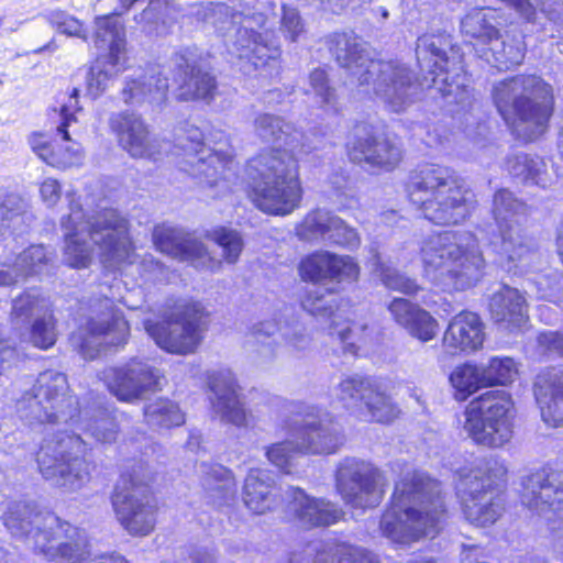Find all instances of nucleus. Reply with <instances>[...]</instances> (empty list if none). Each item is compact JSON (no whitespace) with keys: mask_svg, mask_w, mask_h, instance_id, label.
<instances>
[{"mask_svg":"<svg viewBox=\"0 0 563 563\" xmlns=\"http://www.w3.org/2000/svg\"><path fill=\"white\" fill-rule=\"evenodd\" d=\"M95 45L99 57L111 56L112 59L121 62L125 38L124 27L117 14L96 19Z\"/></svg>","mask_w":563,"mask_h":563,"instance_id":"obj_41","label":"nucleus"},{"mask_svg":"<svg viewBox=\"0 0 563 563\" xmlns=\"http://www.w3.org/2000/svg\"><path fill=\"white\" fill-rule=\"evenodd\" d=\"M533 390L542 420L552 427L563 423V369L542 371L536 378Z\"/></svg>","mask_w":563,"mask_h":563,"instance_id":"obj_32","label":"nucleus"},{"mask_svg":"<svg viewBox=\"0 0 563 563\" xmlns=\"http://www.w3.org/2000/svg\"><path fill=\"white\" fill-rule=\"evenodd\" d=\"M313 563H379L377 558L365 549L345 543L327 544L318 550Z\"/></svg>","mask_w":563,"mask_h":563,"instance_id":"obj_46","label":"nucleus"},{"mask_svg":"<svg viewBox=\"0 0 563 563\" xmlns=\"http://www.w3.org/2000/svg\"><path fill=\"white\" fill-rule=\"evenodd\" d=\"M109 126L117 136L119 145L132 157L155 159L148 126L140 114L131 111L112 113L109 118Z\"/></svg>","mask_w":563,"mask_h":563,"instance_id":"obj_30","label":"nucleus"},{"mask_svg":"<svg viewBox=\"0 0 563 563\" xmlns=\"http://www.w3.org/2000/svg\"><path fill=\"white\" fill-rule=\"evenodd\" d=\"M279 333L287 347L295 352L306 351L311 343V336L306 325L292 307L285 306L272 318L254 322L250 328V335L256 343L262 344L261 355L266 360L277 356V344L271 338Z\"/></svg>","mask_w":563,"mask_h":563,"instance_id":"obj_23","label":"nucleus"},{"mask_svg":"<svg viewBox=\"0 0 563 563\" xmlns=\"http://www.w3.org/2000/svg\"><path fill=\"white\" fill-rule=\"evenodd\" d=\"M520 498L549 522L563 519V467L547 464L522 477Z\"/></svg>","mask_w":563,"mask_h":563,"instance_id":"obj_22","label":"nucleus"},{"mask_svg":"<svg viewBox=\"0 0 563 563\" xmlns=\"http://www.w3.org/2000/svg\"><path fill=\"white\" fill-rule=\"evenodd\" d=\"M395 321L421 342L431 341L438 331L437 320L424 309L405 298H395L388 306Z\"/></svg>","mask_w":563,"mask_h":563,"instance_id":"obj_35","label":"nucleus"},{"mask_svg":"<svg viewBox=\"0 0 563 563\" xmlns=\"http://www.w3.org/2000/svg\"><path fill=\"white\" fill-rule=\"evenodd\" d=\"M15 409L31 427L57 428L43 438L36 463L43 478L66 493L78 492L90 481L86 460L89 444L79 431L101 443H111L118 435L112 412L99 405L82 408L69 390L66 375L55 369L40 373L32 386L15 398Z\"/></svg>","mask_w":563,"mask_h":563,"instance_id":"obj_1","label":"nucleus"},{"mask_svg":"<svg viewBox=\"0 0 563 563\" xmlns=\"http://www.w3.org/2000/svg\"><path fill=\"white\" fill-rule=\"evenodd\" d=\"M10 534L35 553L54 563H129L117 553L90 560V543L85 530L63 521L35 503L13 501L3 515Z\"/></svg>","mask_w":563,"mask_h":563,"instance_id":"obj_5","label":"nucleus"},{"mask_svg":"<svg viewBox=\"0 0 563 563\" xmlns=\"http://www.w3.org/2000/svg\"><path fill=\"white\" fill-rule=\"evenodd\" d=\"M457 495L463 514L477 527L494 525L505 511L499 482L507 475L505 462L495 455L474 457L470 466L456 470Z\"/></svg>","mask_w":563,"mask_h":563,"instance_id":"obj_13","label":"nucleus"},{"mask_svg":"<svg viewBox=\"0 0 563 563\" xmlns=\"http://www.w3.org/2000/svg\"><path fill=\"white\" fill-rule=\"evenodd\" d=\"M159 379L158 369L137 358L104 372L109 391L119 400L128 402L141 399L146 393L155 390Z\"/></svg>","mask_w":563,"mask_h":563,"instance_id":"obj_26","label":"nucleus"},{"mask_svg":"<svg viewBox=\"0 0 563 563\" xmlns=\"http://www.w3.org/2000/svg\"><path fill=\"white\" fill-rule=\"evenodd\" d=\"M526 56V43L522 34L497 35L481 55L488 64L500 71L509 70L522 64Z\"/></svg>","mask_w":563,"mask_h":563,"instance_id":"obj_38","label":"nucleus"},{"mask_svg":"<svg viewBox=\"0 0 563 563\" xmlns=\"http://www.w3.org/2000/svg\"><path fill=\"white\" fill-rule=\"evenodd\" d=\"M336 399L346 410L358 411L365 421L388 423L398 415L390 398L368 376L355 374L342 379L336 388Z\"/></svg>","mask_w":563,"mask_h":563,"instance_id":"obj_21","label":"nucleus"},{"mask_svg":"<svg viewBox=\"0 0 563 563\" xmlns=\"http://www.w3.org/2000/svg\"><path fill=\"white\" fill-rule=\"evenodd\" d=\"M97 317L87 319L85 331L87 336L79 343V351L85 358L93 360L100 353L101 345L120 346L126 343L129 324L121 311L114 309L108 297L98 299L93 306Z\"/></svg>","mask_w":563,"mask_h":563,"instance_id":"obj_24","label":"nucleus"},{"mask_svg":"<svg viewBox=\"0 0 563 563\" xmlns=\"http://www.w3.org/2000/svg\"><path fill=\"white\" fill-rule=\"evenodd\" d=\"M289 437L297 439V448L305 454H333L345 441L342 426L323 409L299 404L296 417L285 421Z\"/></svg>","mask_w":563,"mask_h":563,"instance_id":"obj_18","label":"nucleus"},{"mask_svg":"<svg viewBox=\"0 0 563 563\" xmlns=\"http://www.w3.org/2000/svg\"><path fill=\"white\" fill-rule=\"evenodd\" d=\"M335 487L345 505L365 510L380 504L386 492V479L371 462L345 457L338 464Z\"/></svg>","mask_w":563,"mask_h":563,"instance_id":"obj_19","label":"nucleus"},{"mask_svg":"<svg viewBox=\"0 0 563 563\" xmlns=\"http://www.w3.org/2000/svg\"><path fill=\"white\" fill-rule=\"evenodd\" d=\"M208 238L222 249V255L227 263L234 264L238 262L244 242L236 230L218 227L208 232Z\"/></svg>","mask_w":563,"mask_h":563,"instance_id":"obj_53","label":"nucleus"},{"mask_svg":"<svg viewBox=\"0 0 563 563\" xmlns=\"http://www.w3.org/2000/svg\"><path fill=\"white\" fill-rule=\"evenodd\" d=\"M334 217V213L325 209H316L310 211L296 228L298 239L312 243H325Z\"/></svg>","mask_w":563,"mask_h":563,"instance_id":"obj_49","label":"nucleus"},{"mask_svg":"<svg viewBox=\"0 0 563 563\" xmlns=\"http://www.w3.org/2000/svg\"><path fill=\"white\" fill-rule=\"evenodd\" d=\"M135 268L142 285L167 282L170 274L169 268L151 254L144 255Z\"/></svg>","mask_w":563,"mask_h":563,"instance_id":"obj_57","label":"nucleus"},{"mask_svg":"<svg viewBox=\"0 0 563 563\" xmlns=\"http://www.w3.org/2000/svg\"><path fill=\"white\" fill-rule=\"evenodd\" d=\"M489 311L493 320L509 331L521 330L528 322L525 297L518 289L509 286H503L493 294Z\"/></svg>","mask_w":563,"mask_h":563,"instance_id":"obj_34","label":"nucleus"},{"mask_svg":"<svg viewBox=\"0 0 563 563\" xmlns=\"http://www.w3.org/2000/svg\"><path fill=\"white\" fill-rule=\"evenodd\" d=\"M330 44L338 64L349 71L352 82H357L360 92L380 99L393 112L404 111L422 89L437 91L448 103L463 104L468 99L462 63L448 56L450 42L442 35L424 34L417 40L421 79L399 62L372 58L366 43L354 33H335Z\"/></svg>","mask_w":563,"mask_h":563,"instance_id":"obj_2","label":"nucleus"},{"mask_svg":"<svg viewBox=\"0 0 563 563\" xmlns=\"http://www.w3.org/2000/svg\"><path fill=\"white\" fill-rule=\"evenodd\" d=\"M266 23L267 18L261 12L245 13L221 7L214 27L229 55L246 60L256 70L267 68L272 77L279 74L282 51L278 37Z\"/></svg>","mask_w":563,"mask_h":563,"instance_id":"obj_12","label":"nucleus"},{"mask_svg":"<svg viewBox=\"0 0 563 563\" xmlns=\"http://www.w3.org/2000/svg\"><path fill=\"white\" fill-rule=\"evenodd\" d=\"M69 213L60 220L65 235V263L86 268L92 261V245L103 265L111 269L132 268L135 254L129 234V221L112 208L87 216L76 195L67 192Z\"/></svg>","mask_w":563,"mask_h":563,"instance_id":"obj_4","label":"nucleus"},{"mask_svg":"<svg viewBox=\"0 0 563 563\" xmlns=\"http://www.w3.org/2000/svg\"><path fill=\"white\" fill-rule=\"evenodd\" d=\"M484 339V324L479 316L462 311L449 322L443 335V345L451 354L474 352L482 347Z\"/></svg>","mask_w":563,"mask_h":563,"instance_id":"obj_33","label":"nucleus"},{"mask_svg":"<svg viewBox=\"0 0 563 563\" xmlns=\"http://www.w3.org/2000/svg\"><path fill=\"white\" fill-rule=\"evenodd\" d=\"M406 191L423 218L438 225L464 222L476 206L473 192L462 186L455 172L439 164L426 163L413 169Z\"/></svg>","mask_w":563,"mask_h":563,"instance_id":"obj_11","label":"nucleus"},{"mask_svg":"<svg viewBox=\"0 0 563 563\" xmlns=\"http://www.w3.org/2000/svg\"><path fill=\"white\" fill-rule=\"evenodd\" d=\"M289 501L287 509L297 523L306 529L329 527L344 517L342 508L325 499L311 497L301 488L291 487L287 492Z\"/></svg>","mask_w":563,"mask_h":563,"instance_id":"obj_28","label":"nucleus"},{"mask_svg":"<svg viewBox=\"0 0 563 563\" xmlns=\"http://www.w3.org/2000/svg\"><path fill=\"white\" fill-rule=\"evenodd\" d=\"M514 9L527 23H537V10L530 0H500Z\"/></svg>","mask_w":563,"mask_h":563,"instance_id":"obj_63","label":"nucleus"},{"mask_svg":"<svg viewBox=\"0 0 563 563\" xmlns=\"http://www.w3.org/2000/svg\"><path fill=\"white\" fill-rule=\"evenodd\" d=\"M168 74L178 87L179 99L207 103L214 99L218 88L216 77L197 66L194 54L186 49L176 52L166 65L150 66L125 76L120 91L122 101L132 106L163 103L169 88Z\"/></svg>","mask_w":563,"mask_h":563,"instance_id":"obj_8","label":"nucleus"},{"mask_svg":"<svg viewBox=\"0 0 563 563\" xmlns=\"http://www.w3.org/2000/svg\"><path fill=\"white\" fill-rule=\"evenodd\" d=\"M450 382L455 389V398L465 400L483 387H487L482 366L465 363L457 366L450 375Z\"/></svg>","mask_w":563,"mask_h":563,"instance_id":"obj_48","label":"nucleus"},{"mask_svg":"<svg viewBox=\"0 0 563 563\" xmlns=\"http://www.w3.org/2000/svg\"><path fill=\"white\" fill-rule=\"evenodd\" d=\"M186 563H216L214 549L209 547H192L188 550Z\"/></svg>","mask_w":563,"mask_h":563,"instance_id":"obj_64","label":"nucleus"},{"mask_svg":"<svg viewBox=\"0 0 563 563\" xmlns=\"http://www.w3.org/2000/svg\"><path fill=\"white\" fill-rule=\"evenodd\" d=\"M528 286L539 299H544L563 307V274L548 269L537 273L528 279Z\"/></svg>","mask_w":563,"mask_h":563,"instance_id":"obj_50","label":"nucleus"},{"mask_svg":"<svg viewBox=\"0 0 563 563\" xmlns=\"http://www.w3.org/2000/svg\"><path fill=\"white\" fill-rule=\"evenodd\" d=\"M202 319L201 303L185 302L162 322L146 320L144 328L162 350L174 354H188L200 342Z\"/></svg>","mask_w":563,"mask_h":563,"instance_id":"obj_20","label":"nucleus"},{"mask_svg":"<svg viewBox=\"0 0 563 563\" xmlns=\"http://www.w3.org/2000/svg\"><path fill=\"white\" fill-rule=\"evenodd\" d=\"M44 312H49L46 300L36 290H29L13 300L11 317L14 324H26Z\"/></svg>","mask_w":563,"mask_h":563,"instance_id":"obj_52","label":"nucleus"},{"mask_svg":"<svg viewBox=\"0 0 563 563\" xmlns=\"http://www.w3.org/2000/svg\"><path fill=\"white\" fill-rule=\"evenodd\" d=\"M47 262V252L42 244L31 245L21 252L13 262L0 261V287H10L20 278L41 274Z\"/></svg>","mask_w":563,"mask_h":563,"instance_id":"obj_37","label":"nucleus"},{"mask_svg":"<svg viewBox=\"0 0 563 563\" xmlns=\"http://www.w3.org/2000/svg\"><path fill=\"white\" fill-rule=\"evenodd\" d=\"M420 252L424 276L444 291L471 288L484 275L485 260L476 236L470 231L430 234Z\"/></svg>","mask_w":563,"mask_h":563,"instance_id":"obj_9","label":"nucleus"},{"mask_svg":"<svg viewBox=\"0 0 563 563\" xmlns=\"http://www.w3.org/2000/svg\"><path fill=\"white\" fill-rule=\"evenodd\" d=\"M346 147L351 161L385 170L394 169L402 157L398 143L379 133L367 122L354 125Z\"/></svg>","mask_w":563,"mask_h":563,"instance_id":"obj_25","label":"nucleus"},{"mask_svg":"<svg viewBox=\"0 0 563 563\" xmlns=\"http://www.w3.org/2000/svg\"><path fill=\"white\" fill-rule=\"evenodd\" d=\"M40 195L47 207L55 206L60 199L62 186L54 178H46L40 187Z\"/></svg>","mask_w":563,"mask_h":563,"instance_id":"obj_62","label":"nucleus"},{"mask_svg":"<svg viewBox=\"0 0 563 563\" xmlns=\"http://www.w3.org/2000/svg\"><path fill=\"white\" fill-rule=\"evenodd\" d=\"M144 419L153 429H169L185 422V416L178 405L169 399L159 398L144 408Z\"/></svg>","mask_w":563,"mask_h":563,"instance_id":"obj_47","label":"nucleus"},{"mask_svg":"<svg viewBox=\"0 0 563 563\" xmlns=\"http://www.w3.org/2000/svg\"><path fill=\"white\" fill-rule=\"evenodd\" d=\"M31 214L24 200L15 194H0V234L22 235L30 227Z\"/></svg>","mask_w":563,"mask_h":563,"instance_id":"obj_42","label":"nucleus"},{"mask_svg":"<svg viewBox=\"0 0 563 563\" xmlns=\"http://www.w3.org/2000/svg\"><path fill=\"white\" fill-rule=\"evenodd\" d=\"M122 70L120 60L109 57H99L91 64L86 73V90L93 99L100 97Z\"/></svg>","mask_w":563,"mask_h":563,"instance_id":"obj_44","label":"nucleus"},{"mask_svg":"<svg viewBox=\"0 0 563 563\" xmlns=\"http://www.w3.org/2000/svg\"><path fill=\"white\" fill-rule=\"evenodd\" d=\"M139 470L122 472L111 495L114 514L132 536H147L156 523V506L150 495V473L141 463Z\"/></svg>","mask_w":563,"mask_h":563,"instance_id":"obj_16","label":"nucleus"},{"mask_svg":"<svg viewBox=\"0 0 563 563\" xmlns=\"http://www.w3.org/2000/svg\"><path fill=\"white\" fill-rule=\"evenodd\" d=\"M493 103L520 139L532 142L548 129L554 110L553 88L541 76L518 74L492 85Z\"/></svg>","mask_w":563,"mask_h":563,"instance_id":"obj_10","label":"nucleus"},{"mask_svg":"<svg viewBox=\"0 0 563 563\" xmlns=\"http://www.w3.org/2000/svg\"><path fill=\"white\" fill-rule=\"evenodd\" d=\"M152 239L157 251L180 262H188L197 268H203L210 262V256L201 241L180 239L177 230L172 227L156 225Z\"/></svg>","mask_w":563,"mask_h":563,"instance_id":"obj_31","label":"nucleus"},{"mask_svg":"<svg viewBox=\"0 0 563 563\" xmlns=\"http://www.w3.org/2000/svg\"><path fill=\"white\" fill-rule=\"evenodd\" d=\"M498 24L496 11L483 8L474 9L461 20V31L466 36L488 45L499 35Z\"/></svg>","mask_w":563,"mask_h":563,"instance_id":"obj_43","label":"nucleus"},{"mask_svg":"<svg viewBox=\"0 0 563 563\" xmlns=\"http://www.w3.org/2000/svg\"><path fill=\"white\" fill-rule=\"evenodd\" d=\"M254 131L263 142L276 147L247 162L249 196L266 213L289 214L299 207L302 197L299 158L318 145L310 144L308 136L291 123L271 113L256 115Z\"/></svg>","mask_w":563,"mask_h":563,"instance_id":"obj_3","label":"nucleus"},{"mask_svg":"<svg viewBox=\"0 0 563 563\" xmlns=\"http://www.w3.org/2000/svg\"><path fill=\"white\" fill-rule=\"evenodd\" d=\"M297 439L289 437L286 441L275 443L267 448L266 456L272 464L280 468L284 473H291L292 459L301 453L297 448Z\"/></svg>","mask_w":563,"mask_h":563,"instance_id":"obj_56","label":"nucleus"},{"mask_svg":"<svg viewBox=\"0 0 563 563\" xmlns=\"http://www.w3.org/2000/svg\"><path fill=\"white\" fill-rule=\"evenodd\" d=\"M197 472L201 476V485L217 507L230 505L236 493L235 481L229 468L220 464L200 463Z\"/></svg>","mask_w":563,"mask_h":563,"instance_id":"obj_39","label":"nucleus"},{"mask_svg":"<svg viewBox=\"0 0 563 563\" xmlns=\"http://www.w3.org/2000/svg\"><path fill=\"white\" fill-rule=\"evenodd\" d=\"M372 266L384 286L388 289L400 291L406 295H416L420 289L415 279L399 273L391 266L385 264L379 254L375 253L372 258Z\"/></svg>","mask_w":563,"mask_h":563,"instance_id":"obj_51","label":"nucleus"},{"mask_svg":"<svg viewBox=\"0 0 563 563\" xmlns=\"http://www.w3.org/2000/svg\"><path fill=\"white\" fill-rule=\"evenodd\" d=\"M29 341L36 347L47 350L56 342V322L52 312H44L42 317L33 320Z\"/></svg>","mask_w":563,"mask_h":563,"instance_id":"obj_54","label":"nucleus"},{"mask_svg":"<svg viewBox=\"0 0 563 563\" xmlns=\"http://www.w3.org/2000/svg\"><path fill=\"white\" fill-rule=\"evenodd\" d=\"M305 93L325 112L332 114L340 112L336 90L330 85L329 75L324 68H316L309 74Z\"/></svg>","mask_w":563,"mask_h":563,"instance_id":"obj_45","label":"nucleus"},{"mask_svg":"<svg viewBox=\"0 0 563 563\" xmlns=\"http://www.w3.org/2000/svg\"><path fill=\"white\" fill-rule=\"evenodd\" d=\"M506 169L514 180L522 185L547 188L551 185L547 163L538 155L527 153L510 154L506 158Z\"/></svg>","mask_w":563,"mask_h":563,"instance_id":"obj_40","label":"nucleus"},{"mask_svg":"<svg viewBox=\"0 0 563 563\" xmlns=\"http://www.w3.org/2000/svg\"><path fill=\"white\" fill-rule=\"evenodd\" d=\"M205 141V133L199 128L186 124L177 134L174 154L181 157L180 168L202 187L218 188L211 195L216 198L231 190L234 162L222 147L211 148Z\"/></svg>","mask_w":563,"mask_h":563,"instance_id":"obj_15","label":"nucleus"},{"mask_svg":"<svg viewBox=\"0 0 563 563\" xmlns=\"http://www.w3.org/2000/svg\"><path fill=\"white\" fill-rule=\"evenodd\" d=\"M81 111L79 106V89L74 88L57 113L55 136L65 144H53L49 164L59 169H66L79 166L84 159L82 147L71 135L76 133L75 126L78 124L77 113ZM57 142V140H55Z\"/></svg>","mask_w":563,"mask_h":563,"instance_id":"obj_27","label":"nucleus"},{"mask_svg":"<svg viewBox=\"0 0 563 563\" xmlns=\"http://www.w3.org/2000/svg\"><path fill=\"white\" fill-rule=\"evenodd\" d=\"M493 216L497 231L489 238L497 264L514 274L522 273L537 254L523 234L529 207L508 189H499L493 199Z\"/></svg>","mask_w":563,"mask_h":563,"instance_id":"obj_14","label":"nucleus"},{"mask_svg":"<svg viewBox=\"0 0 563 563\" xmlns=\"http://www.w3.org/2000/svg\"><path fill=\"white\" fill-rule=\"evenodd\" d=\"M538 343L549 354L563 356V332H541L538 335Z\"/></svg>","mask_w":563,"mask_h":563,"instance_id":"obj_61","label":"nucleus"},{"mask_svg":"<svg viewBox=\"0 0 563 563\" xmlns=\"http://www.w3.org/2000/svg\"><path fill=\"white\" fill-rule=\"evenodd\" d=\"M445 512L441 484L426 472L413 471L396 483L390 506L379 526L394 543L409 544L421 537L437 534Z\"/></svg>","mask_w":563,"mask_h":563,"instance_id":"obj_6","label":"nucleus"},{"mask_svg":"<svg viewBox=\"0 0 563 563\" xmlns=\"http://www.w3.org/2000/svg\"><path fill=\"white\" fill-rule=\"evenodd\" d=\"M280 30L287 40L291 42L298 40L299 35L303 32V24L296 9L283 5Z\"/></svg>","mask_w":563,"mask_h":563,"instance_id":"obj_60","label":"nucleus"},{"mask_svg":"<svg viewBox=\"0 0 563 563\" xmlns=\"http://www.w3.org/2000/svg\"><path fill=\"white\" fill-rule=\"evenodd\" d=\"M482 368L487 386L511 383L518 373L516 362L509 356H494Z\"/></svg>","mask_w":563,"mask_h":563,"instance_id":"obj_55","label":"nucleus"},{"mask_svg":"<svg viewBox=\"0 0 563 563\" xmlns=\"http://www.w3.org/2000/svg\"><path fill=\"white\" fill-rule=\"evenodd\" d=\"M298 271L302 280L312 284L301 300L303 310L319 320L329 321L328 334L339 341L343 354L356 356L358 347L353 339L358 328L347 321L341 322L336 294L318 284L323 280H356L360 273L357 264L351 256L321 251L302 258Z\"/></svg>","mask_w":563,"mask_h":563,"instance_id":"obj_7","label":"nucleus"},{"mask_svg":"<svg viewBox=\"0 0 563 563\" xmlns=\"http://www.w3.org/2000/svg\"><path fill=\"white\" fill-rule=\"evenodd\" d=\"M213 412L223 422L241 427L246 421V412L238 393L234 374L229 368L212 371L208 375Z\"/></svg>","mask_w":563,"mask_h":563,"instance_id":"obj_29","label":"nucleus"},{"mask_svg":"<svg viewBox=\"0 0 563 563\" xmlns=\"http://www.w3.org/2000/svg\"><path fill=\"white\" fill-rule=\"evenodd\" d=\"M279 489L274 475L266 470H250L243 490L245 506L254 514H264L279 503Z\"/></svg>","mask_w":563,"mask_h":563,"instance_id":"obj_36","label":"nucleus"},{"mask_svg":"<svg viewBox=\"0 0 563 563\" xmlns=\"http://www.w3.org/2000/svg\"><path fill=\"white\" fill-rule=\"evenodd\" d=\"M48 23L58 32L68 36L87 38L82 24L79 20L62 10H51L45 14Z\"/></svg>","mask_w":563,"mask_h":563,"instance_id":"obj_59","label":"nucleus"},{"mask_svg":"<svg viewBox=\"0 0 563 563\" xmlns=\"http://www.w3.org/2000/svg\"><path fill=\"white\" fill-rule=\"evenodd\" d=\"M331 230L327 236L325 243L329 245H338L347 250H354L360 246L361 239L356 230L347 225L338 216L332 220Z\"/></svg>","mask_w":563,"mask_h":563,"instance_id":"obj_58","label":"nucleus"},{"mask_svg":"<svg viewBox=\"0 0 563 563\" xmlns=\"http://www.w3.org/2000/svg\"><path fill=\"white\" fill-rule=\"evenodd\" d=\"M512 407L507 391L488 390L467 406L464 429L477 444L501 448L512 438Z\"/></svg>","mask_w":563,"mask_h":563,"instance_id":"obj_17","label":"nucleus"}]
</instances>
